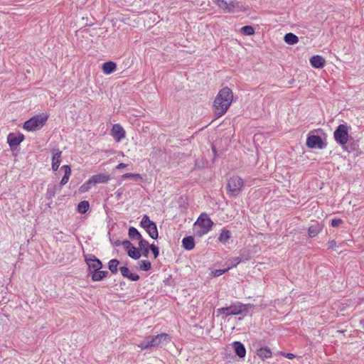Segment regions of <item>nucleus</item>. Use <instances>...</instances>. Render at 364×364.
<instances>
[{
    "label": "nucleus",
    "instance_id": "obj_36",
    "mask_svg": "<svg viewBox=\"0 0 364 364\" xmlns=\"http://www.w3.org/2000/svg\"><path fill=\"white\" fill-rule=\"evenodd\" d=\"M92 185H93V182L92 179L90 178L80 187V191L81 193H85L88 191L90 189Z\"/></svg>",
    "mask_w": 364,
    "mask_h": 364
},
{
    "label": "nucleus",
    "instance_id": "obj_22",
    "mask_svg": "<svg viewBox=\"0 0 364 364\" xmlns=\"http://www.w3.org/2000/svg\"><path fill=\"white\" fill-rule=\"evenodd\" d=\"M64 170V176H63L59 186L62 188L63 186L65 185L70 178V174H71V168L70 166L68 165H64L61 168Z\"/></svg>",
    "mask_w": 364,
    "mask_h": 364
},
{
    "label": "nucleus",
    "instance_id": "obj_8",
    "mask_svg": "<svg viewBox=\"0 0 364 364\" xmlns=\"http://www.w3.org/2000/svg\"><path fill=\"white\" fill-rule=\"evenodd\" d=\"M306 144L310 149H323L326 146L322 138L318 135L309 134L306 139Z\"/></svg>",
    "mask_w": 364,
    "mask_h": 364
},
{
    "label": "nucleus",
    "instance_id": "obj_12",
    "mask_svg": "<svg viewBox=\"0 0 364 364\" xmlns=\"http://www.w3.org/2000/svg\"><path fill=\"white\" fill-rule=\"evenodd\" d=\"M24 139V136L23 134H14L10 133L7 136V141L10 146V147L14 148L20 144L21 141Z\"/></svg>",
    "mask_w": 364,
    "mask_h": 364
},
{
    "label": "nucleus",
    "instance_id": "obj_9",
    "mask_svg": "<svg viewBox=\"0 0 364 364\" xmlns=\"http://www.w3.org/2000/svg\"><path fill=\"white\" fill-rule=\"evenodd\" d=\"M122 245L127 251V255L134 259H138L141 257L139 250L135 247L133 244L129 240H124Z\"/></svg>",
    "mask_w": 364,
    "mask_h": 364
},
{
    "label": "nucleus",
    "instance_id": "obj_17",
    "mask_svg": "<svg viewBox=\"0 0 364 364\" xmlns=\"http://www.w3.org/2000/svg\"><path fill=\"white\" fill-rule=\"evenodd\" d=\"M90 178L93 182V185L97 183H106L110 180V176L106 173H99L93 175Z\"/></svg>",
    "mask_w": 364,
    "mask_h": 364
},
{
    "label": "nucleus",
    "instance_id": "obj_43",
    "mask_svg": "<svg viewBox=\"0 0 364 364\" xmlns=\"http://www.w3.org/2000/svg\"><path fill=\"white\" fill-rule=\"evenodd\" d=\"M343 223V220L340 218H333L331 220V226L332 227H338L341 224Z\"/></svg>",
    "mask_w": 364,
    "mask_h": 364
},
{
    "label": "nucleus",
    "instance_id": "obj_23",
    "mask_svg": "<svg viewBox=\"0 0 364 364\" xmlns=\"http://www.w3.org/2000/svg\"><path fill=\"white\" fill-rule=\"evenodd\" d=\"M107 271L97 270L91 273V278L93 282H100L104 279L108 275Z\"/></svg>",
    "mask_w": 364,
    "mask_h": 364
},
{
    "label": "nucleus",
    "instance_id": "obj_21",
    "mask_svg": "<svg viewBox=\"0 0 364 364\" xmlns=\"http://www.w3.org/2000/svg\"><path fill=\"white\" fill-rule=\"evenodd\" d=\"M117 64L113 61L105 62L102 64V71L105 74H111L116 70Z\"/></svg>",
    "mask_w": 364,
    "mask_h": 364
},
{
    "label": "nucleus",
    "instance_id": "obj_18",
    "mask_svg": "<svg viewBox=\"0 0 364 364\" xmlns=\"http://www.w3.org/2000/svg\"><path fill=\"white\" fill-rule=\"evenodd\" d=\"M119 271L124 277L127 278L131 281L135 282L139 279V276L136 274L132 273L127 267L124 266L119 267Z\"/></svg>",
    "mask_w": 364,
    "mask_h": 364
},
{
    "label": "nucleus",
    "instance_id": "obj_2",
    "mask_svg": "<svg viewBox=\"0 0 364 364\" xmlns=\"http://www.w3.org/2000/svg\"><path fill=\"white\" fill-rule=\"evenodd\" d=\"M47 119L48 115L43 113L34 116L24 122L23 128L27 131L38 130L43 127Z\"/></svg>",
    "mask_w": 364,
    "mask_h": 364
},
{
    "label": "nucleus",
    "instance_id": "obj_48",
    "mask_svg": "<svg viewBox=\"0 0 364 364\" xmlns=\"http://www.w3.org/2000/svg\"><path fill=\"white\" fill-rule=\"evenodd\" d=\"M122 245V242H121L119 240H117L115 242V245L116 246H119V245Z\"/></svg>",
    "mask_w": 364,
    "mask_h": 364
},
{
    "label": "nucleus",
    "instance_id": "obj_29",
    "mask_svg": "<svg viewBox=\"0 0 364 364\" xmlns=\"http://www.w3.org/2000/svg\"><path fill=\"white\" fill-rule=\"evenodd\" d=\"M149 246L148 241L142 239L139 242V249L143 251V255L144 257H148L149 252Z\"/></svg>",
    "mask_w": 364,
    "mask_h": 364
},
{
    "label": "nucleus",
    "instance_id": "obj_47",
    "mask_svg": "<svg viewBox=\"0 0 364 364\" xmlns=\"http://www.w3.org/2000/svg\"><path fill=\"white\" fill-rule=\"evenodd\" d=\"M286 358H287L289 359H292L293 358H294V355L292 353H287L286 355Z\"/></svg>",
    "mask_w": 364,
    "mask_h": 364
},
{
    "label": "nucleus",
    "instance_id": "obj_16",
    "mask_svg": "<svg viewBox=\"0 0 364 364\" xmlns=\"http://www.w3.org/2000/svg\"><path fill=\"white\" fill-rule=\"evenodd\" d=\"M61 188H62L58 184H53V183L48 184L47 191H46V198L48 200L52 199L55 196L56 192L60 191Z\"/></svg>",
    "mask_w": 364,
    "mask_h": 364
},
{
    "label": "nucleus",
    "instance_id": "obj_24",
    "mask_svg": "<svg viewBox=\"0 0 364 364\" xmlns=\"http://www.w3.org/2000/svg\"><path fill=\"white\" fill-rule=\"evenodd\" d=\"M144 229L152 239H157L159 234L156 225L154 222Z\"/></svg>",
    "mask_w": 364,
    "mask_h": 364
},
{
    "label": "nucleus",
    "instance_id": "obj_40",
    "mask_svg": "<svg viewBox=\"0 0 364 364\" xmlns=\"http://www.w3.org/2000/svg\"><path fill=\"white\" fill-rule=\"evenodd\" d=\"M149 250H151L154 255V258H157L159 255V249L154 244H151L149 246Z\"/></svg>",
    "mask_w": 364,
    "mask_h": 364
},
{
    "label": "nucleus",
    "instance_id": "obj_32",
    "mask_svg": "<svg viewBox=\"0 0 364 364\" xmlns=\"http://www.w3.org/2000/svg\"><path fill=\"white\" fill-rule=\"evenodd\" d=\"M90 208L89 202L87 200H82L77 205V210L80 213H85Z\"/></svg>",
    "mask_w": 364,
    "mask_h": 364
},
{
    "label": "nucleus",
    "instance_id": "obj_7",
    "mask_svg": "<svg viewBox=\"0 0 364 364\" xmlns=\"http://www.w3.org/2000/svg\"><path fill=\"white\" fill-rule=\"evenodd\" d=\"M245 310V305H230L228 307L220 308L217 310L218 314H225V316L241 314Z\"/></svg>",
    "mask_w": 364,
    "mask_h": 364
},
{
    "label": "nucleus",
    "instance_id": "obj_44",
    "mask_svg": "<svg viewBox=\"0 0 364 364\" xmlns=\"http://www.w3.org/2000/svg\"><path fill=\"white\" fill-rule=\"evenodd\" d=\"M336 246V242L335 240H331L328 242V248L333 249Z\"/></svg>",
    "mask_w": 364,
    "mask_h": 364
},
{
    "label": "nucleus",
    "instance_id": "obj_41",
    "mask_svg": "<svg viewBox=\"0 0 364 364\" xmlns=\"http://www.w3.org/2000/svg\"><path fill=\"white\" fill-rule=\"evenodd\" d=\"M139 347L144 350V349H147L150 347H153L152 346V344L151 343V341H143L141 343H140V344H139Z\"/></svg>",
    "mask_w": 364,
    "mask_h": 364
},
{
    "label": "nucleus",
    "instance_id": "obj_34",
    "mask_svg": "<svg viewBox=\"0 0 364 364\" xmlns=\"http://www.w3.org/2000/svg\"><path fill=\"white\" fill-rule=\"evenodd\" d=\"M215 4L219 7L221 9H223V11L225 12V13H228V1H225V0H215Z\"/></svg>",
    "mask_w": 364,
    "mask_h": 364
},
{
    "label": "nucleus",
    "instance_id": "obj_37",
    "mask_svg": "<svg viewBox=\"0 0 364 364\" xmlns=\"http://www.w3.org/2000/svg\"><path fill=\"white\" fill-rule=\"evenodd\" d=\"M151 268V264L149 260H141L139 262V269L143 271H149Z\"/></svg>",
    "mask_w": 364,
    "mask_h": 364
},
{
    "label": "nucleus",
    "instance_id": "obj_4",
    "mask_svg": "<svg viewBox=\"0 0 364 364\" xmlns=\"http://www.w3.org/2000/svg\"><path fill=\"white\" fill-rule=\"evenodd\" d=\"M244 186V181L242 178L237 176L230 177L228 181L227 187L228 194L232 197L237 196Z\"/></svg>",
    "mask_w": 364,
    "mask_h": 364
},
{
    "label": "nucleus",
    "instance_id": "obj_38",
    "mask_svg": "<svg viewBox=\"0 0 364 364\" xmlns=\"http://www.w3.org/2000/svg\"><path fill=\"white\" fill-rule=\"evenodd\" d=\"M153 221L149 219V217L146 215H144L140 222V225L144 229L149 225H151Z\"/></svg>",
    "mask_w": 364,
    "mask_h": 364
},
{
    "label": "nucleus",
    "instance_id": "obj_33",
    "mask_svg": "<svg viewBox=\"0 0 364 364\" xmlns=\"http://www.w3.org/2000/svg\"><path fill=\"white\" fill-rule=\"evenodd\" d=\"M240 33L246 36H251L255 33V29L252 26H245L241 28Z\"/></svg>",
    "mask_w": 364,
    "mask_h": 364
},
{
    "label": "nucleus",
    "instance_id": "obj_11",
    "mask_svg": "<svg viewBox=\"0 0 364 364\" xmlns=\"http://www.w3.org/2000/svg\"><path fill=\"white\" fill-rule=\"evenodd\" d=\"M111 134L117 142L122 141L125 137V131L119 124H115L112 126Z\"/></svg>",
    "mask_w": 364,
    "mask_h": 364
},
{
    "label": "nucleus",
    "instance_id": "obj_19",
    "mask_svg": "<svg viewBox=\"0 0 364 364\" xmlns=\"http://www.w3.org/2000/svg\"><path fill=\"white\" fill-rule=\"evenodd\" d=\"M228 13H235L240 11H242V4L236 0H230L228 1Z\"/></svg>",
    "mask_w": 364,
    "mask_h": 364
},
{
    "label": "nucleus",
    "instance_id": "obj_3",
    "mask_svg": "<svg viewBox=\"0 0 364 364\" xmlns=\"http://www.w3.org/2000/svg\"><path fill=\"white\" fill-rule=\"evenodd\" d=\"M213 225V222L211 219L208 216V215L205 213H201L196 222L194 223V227H200L201 230L200 231L196 232V235L198 236H201L208 233L212 228Z\"/></svg>",
    "mask_w": 364,
    "mask_h": 364
},
{
    "label": "nucleus",
    "instance_id": "obj_25",
    "mask_svg": "<svg viewBox=\"0 0 364 364\" xmlns=\"http://www.w3.org/2000/svg\"><path fill=\"white\" fill-rule=\"evenodd\" d=\"M284 41L288 45H294L299 42V38L293 33H287L284 37Z\"/></svg>",
    "mask_w": 364,
    "mask_h": 364
},
{
    "label": "nucleus",
    "instance_id": "obj_15",
    "mask_svg": "<svg viewBox=\"0 0 364 364\" xmlns=\"http://www.w3.org/2000/svg\"><path fill=\"white\" fill-rule=\"evenodd\" d=\"M323 225L318 222H315L312 224L308 230V235L310 237H314L317 236L321 231L323 230Z\"/></svg>",
    "mask_w": 364,
    "mask_h": 364
},
{
    "label": "nucleus",
    "instance_id": "obj_5",
    "mask_svg": "<svg viewBox=\"0 0 364 364\" xmlns=\"http://www.w3.org/2000/svg\"><path fill=\"white\" fill-rule=\"evenodd\" d=\"M336 141L343 147L347 144L349 138L348 129L346 124H339L333 132Z\"/></svg>",
    "mask_w": 364,
    "mask_h": 364
},
{
    "label": "nucleus",
    "instance_id": "obj_28",
    "mask_svg": "<svg viewBox=\"0 0 364 364\" xmlns=\"http://www.w3.org/2000/svg\"><path fill=\"white\" fill-rule=\"evenodd\" d=\"M257 355L262 359L269 358L272 357V352L267 347L260 348L257 350Z\"/></svg>",
    "mask_w": 364,
    "mask_h": 364
},
{
    "label": "nucleus",
    "instance_id": "obj_31",
    "mask_svg": "<svg viewBox=\"0 0 364 364\" xmlns=\"http://www.w3.org/2000/svg\"><path fill=\"white\" fill-rule=\"evenodd\" d=\"M119 264V261L117 259H112L108 262V268L112 274L117 272V267Z\"/></svg>",
    "mask_w": 364,
    "mask_h": 364
},
{
    "label": "nucleus",
    "instance_id": "obj_45",
    "mask_svg": "<svg viewBox=\"0 0 364 364\" xmlns=\"http://www.w3.org/2000/svg\"><path fill=\"white\" fill-rule=\"evenodd\" d=\"M60 164L52 162V168L54 171H56L59 168Z\"/></svg>",
    "mask_w": 364,
    "mask_h": 364
},
{
    "label": "nucleus",
    "instance_id": "obj_30",
    "mask_svg": "<svg viewBox=\"0 0 364 364\" xmlns=\"http://www.w3.org/2000/svg\"><path fill=\"white\" fill-rule=\"evenodd\" d=\"M52 153V162L60 164L62 151L59 149H53Z\"/></svg>",
    "mask_w": 364,
    "mask_h": 364
},
{
    "label": "nucleus",
    "instance_id": "obj_42",
    "mask_svg": "<svg viewBox=\"0 0 364 364\" xmlns=\"http://www.w3.org/2000/svg\"><path fill=\"white\" fill-rule=\"evenodd\" d=\"M230 269V267H228L224 269H215L214 272H213V274L214 277H219V276H221L222 274H225Z\"/></svg>",
    "mask_w": 364,
    "mask_h": 364
},
{
    "label": "nucleus",
    "instance_id": "obj_14",
    "mask_svg": "<svg viewBox=\"0 0 364 364\" xmlns=\"http://www.w3.org/2000/svg\"><path fill=\"white\" fill-rule=\"evenodd\" d=\"M325 59L318 55H313L310 58V63L314 68H323L325 65Z\"/></svg>",
    "mask_w": 364,
    "mask_h": 364
},
{
    "label": "nucleus",
    "instance_id": "obj_1",
    "mask_svg": "<svg viewBox=\"0 0 364 364\" xmlns=\"http://www.w3.org/2000/svg\"><path fill=\"white\" fill-rule=\"evenodd\" d=\"M233 100L232 90L228 87L222 88L218 93L214 102L215 114L220 117L229 109Z\"/></svg>",
    "mask_w": 364,
    "mask_h": 364
},
{
    "label": "nucleus",
    "instance_id": "obj_6",
    "mask_svg": "<svg viewBox=\"0 0 364 364\" xmlns=\"http://www.w3.org/2000/svg\"><path fill=\"white\" fill-rule=\"evenodd\" d=\"M85 261L88 266V272L90 274L102 268V262L92 254L85 255Z\"/></svg>",
    "mask_w": 364,
    "mask_h": 364
},
{
    "label": "nucleus",
    "instance_id": "obj_35",
    "mask_svg": "<svg viewBox=\"0 0 364 364\" xmlns=\"http://www.w3.org/2000/svg\"><path fill=\"white\" fill-rule=\"evenodd\" d=\"M122 178L124 179L127 178H131L133 179L135 181H138L139 180L141 179V176L139 173H124L122 176Z\"/></svg>",
    "mask_w": 364,
    "mask_h": 364
},
{
    "label": "nucleus",
    "instance_id": "obj_13",
    "mask_svg": "<svg viewBox=\"0 0 364 364\" xmlns=\"http://www.w3.org/2000/svg\"><path fill=\"white\" fill-rule=\"evenodd\" d=\"M235 353L240 358H243L246 355L245 346L240 341H234L232 344Z\"/></svg>",
    "mask_w": 364,
    "mask_h": 364
},
{
    "label": "nucleus",
    "instance_id": "obj_46",
    "mask_svg": "<svg viewBox=\"0 0 364 364\" xmlns=\"http://www.w3.org/2000/svg\"><path fill=\"white\" fill-rule=\"evenodd\" d=\"M127 166V164H124V163H120L117 165V168H125Z\"/></svg>",
    "mask_w": 364,
    "mask_h": 364
},
{
    "label": "nucleus",
    "instance_id": "obj_10",
    "mask_svg": "<svg viewBox=\"0 0 364 364\" xmlns=\"http://www.w3.org/2000/svg\"><path fill=\"white\" fill-rule=\"evenodd\" d=\"M150 338L153 347L161 346L171 341V336L165 333L152 336Z\"/></svg>",
    "mask_w": 364,
    "mask_h": 364
},
{
    "label": "nucleus",
    "instance_id": "obj_20",
    "mask_svg": "<svg viewBox=\"0 0 364 364\" xmlns=\"http://www.w3.org/2000/svg\"><path fill=\"white\" fill-rule=\"evenodd\" d=\"M195 240L193 236L185 237L182 240V246L186 250H191L195 247Z\"/></svg>",
    "mask_w": 364,
    "mask_h": 364
},
{
    "label": "nucleus",
    "instance_id": "obj_39",
    "mask_svg": "<svg viewBox=\"0 0 364 364\" xmlns=\"http://www.w3.org/2000/svg\"><path fill=\"white\" fill-rule=\"evenodd\" d=\"M229 262H230V266L229 267L231 269L237 267V265L242 262V258L240 257H233L230 259Z\"/></svg>",
    "mask_w": 364,
    "mask_h": 364
},
{
    "label": "nucleus",
    "instance_id": "obj_26",
    "mask_svg": "<svg viewBox=\"0 0 364 364\" xmlns=\"http://www.w3.org/2000/svg\"><path fill=\"white\" fill-rule=\"evenodd\" d=\"M231 237V232L227 229H222L218 237V240L223 244H225Z\"/></svg>",
    "mask_w": 364,
    "mask_h": 364
},
{
    "label": "nucleus",
    "instance_id": "obj_27",
    "mask_svg": "<svg viewBox=\"0 0 364 364\" xmlns=\"http://www.w3.org/2000/svg\"><path fill=\"white\" fill-rule=\"evenodd\" d=\"M128 235L132 240H136L139 242L143 239L138 230L134 227H130L129 228Z\"/></svg>",
    "mask_w": 364,
    "mask_h": 364
}]
</instances>
